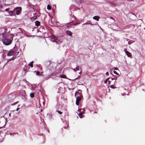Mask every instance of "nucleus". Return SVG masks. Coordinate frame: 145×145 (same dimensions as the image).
<instances>
[{
    "mask_svg": "<svg viewBox=\"0 0 145 145\" xmlns=\"http://www.w3.org/2000/svg\"><path fill=\"white\" fill-rule=\"evenodd\" d=\"M12 58H11V59H8V61H10L11 60H12Z\"/></svg>",
    "mask_w": 145,
    "mask_h": 145,
    "instance_id": "28",
    "label": "nucleus"
},
{
    "mask_svg": "<svg viewBox=\"0 0 145 145\" xmlns=\"http://www.w3.org/2000/svg\"><path fill=\"white\" fill-rule=\"evenodd\" d=\"M47 8L49 10H50L51 9V7L49 5H48L47 6Z\"/></svg>",
    "mask_w": 145,
    "mask_h": 145,
    "instance_id": "15",
    "label": "nucleus"
},
{
    "mask_svg": "<svg viewBox=\"0 0 145 145\" xmlns=\"http://www.w3.org/2000/svg\"><path fill=\"white\" fill-rule=\"evenodd\" d=\"M56 112H57L58 113H59V114H62V112L61 111H60L58 110H57Z\"/></svg>",
    "mask_w": 145,
    "mask_h": 145,
    "instance_id": "21",
    "label": "nucleus"
},
{
    "mask_svg": "<svg viewBox=\"0 0 145 145\" xmlns=\"http://www.w3.org/2000/svg\"><path fill=\"white\" fill-rule=\"evenodd\" d=\"M115 69L116 70H117L118 69L117 68H115Z\"/></svg>",
    "mask_w": 145,
    "mask_h": 145,
    "instance_id": "33",
    "label": "nucleus"
},
{
    "mask_svg": "<svg viewBox=\"0 0 145 145\" xmlns=\"http://www.w3.org/2000/svg\"><path fill=\"white\" fill-rule=\"evenodd\" d=\"M18 53H19V52H17L16 53H15V55L16 56V55H17L18 54Z\"/></svg>",
    "mask_w": 145,
    "mask_h": 145,
    "instance_id": "31",
    "label": "nucleus"
},
{
    "mask_svg": "<svg viewBox=\"0 0 145 145\" xmlns=\"http://www.w3.org/2000/svg\"><path fill=\"white\" fill-rule=\"evenodd\" d=\"M81 22H77L75 24H74V25H76L77 24H80Z\"/></svg>",
    "mask_w": 145,
    "mask_h": 145,
    "instance_id": "19",
    "label": "nucleus"
},
{
    "mask_svg": "<svg viewBox=\"0 0 145 145\" xmlns=\"http://www.w3.org/2000/svg\"><path fill=\"white\" fill-rule=\"evenodd\" d=\"M19 109V108H18L16 109V111H18V110Z\"/></svg>",
    "mask_w": 145,
    "mask_h": 145,
    "instance_id": "32",
    "label": "nucleus"
},
{
    "mask_svg": "<svg viewBox=\"0 0 145 145\" xmlns=\"http://www.w3.org/2000/svg\"><path fill=\"white\" fill-rule=\"evenodd\" d=\"M14 11H15V15L16 14H17L18 15L21 12L22 10H14Z\"/></svg>",
    "mask_w": 145,
    "mask_h": 145,
    "instance_id": "5",
    "label": "nucleus"
},
{
    "mask_svg": "<svg viewBox=\"0 0 145 145\" xmlns=\"http://www.w3.org/2000/svg\"><path fill=\"white\" fill-rule=\"evenodd\" d=\"M14 51H10L7 54L8 56H10L13 55L14 54Z\"/></svg>",
    "mask_w": 145,
    "mask_h": 145,
    "instance_id": "4",
    "label": "nucleus"
},
{
    "mask_svg": "<svg viewBox=\"0 0 145 145\" xmlns=\"http://www.w3.org/2000/svg\"><path fill=\"white\" fill-rule=\"evenodd\" d=\"M15 11H14V10L13 11H10L8 12V13L11 16L12 15H15Z\"/></svg>",
    "mask_w": 145,
    "mask_h": 145,
    "instance_id": "6",
    "label": "nucleus"
},
{
    "mask_svg": "<svg viewBox=\"0 0 145 145\" xmlns=\"http://www.w3.org/2000/svg\"><path fill=\"white\" fill-rule=\"evenodd\" d=\"M99 17L98 16H95L93 17V19L97 21L99 20Z\"/></svg>",
    "mask_w": 145,
    "mask_h": 145,
    "instance_id": "10",
    "label": "nucleus"
},
{
    "mask_svg": "<svg viewBox=\"0 0 145 145\" xmlns=\"http://www.w3.org/2000/svg\"><path fill=\"white\" fill-rule=\"evenodd\" d=\"M82 109H83V112H82V118L83 117H84V116H83V115H82V114H84V111H85V109H82Z\"/></svg>",
    "mask_w": 145,
    "mask_h": 145,
    "instance_id": "22",
    "label": "nucleus"
},
{
    "mask_svg": "<svg viewBox=\"0 0 145 145\" xmlns=\"http://www.w3.org/2000/svg\"><path fill=\"white\" fill-rule=\"evenodd\" d=\"M24 97H25V98H26V97H27V96L26 95L24 96Z\"/></svg>",
    "mask_w": 145,
    "mask_h": 145,
    "instance_id": "36",
    "label": "nucleus"
},
{
    "mask_svg": "<svg viewBox=\"0 0 145 145\" xmlns=\"http://www.w3.org/2000/svg\"><path fill=\"white\" fill-rule=\"evenodd\" d=\"M111 81H110V80H109L108 81V84H111Z\"/></svg>",
    "mask_w": 145,
    "mask_h": 145,
    "instance_id": "27",
    "label": "nucleus"
},
{
    "mask_svg": "<svg viewBox=\"0 0 145 145\" xmlns=\"http://www.w3.org/2000/svg\"><path fill=\"white\" fill-rule=\"evenodd\" d=\"M128 44H130V43H129V42H128Z\"/></svg>",
    "mask_w": 145,
    "mask_h": 145,
    "instance_id": "38",
    "label": "nucleus"
},
{
    "mask_svg": "<svg viewBox=\"0 0 145 145\" xmlns=\"http://www.w3.org/2000/svg\"><path fill=\"white\" fill-rule=\"evenodd\" d=\"M36 74L38 76H39L40 75V72L39 71H37L36 73Z\"/></svg>",
    "mask_w": 145,
    "mask_h": 145,
    "instance_id": "18",
    "label": "nucleus"
},
{
    "mask_svg": "<svg viewBox=\"0 0 145 145\" xmlns=\"http://www.w3.org/2000/svg\"><path fill=\"white\" fill-rule=\"evenodd\" d=\"M60 77L61 78H66V76L64 74H61L60 76Z\"/></svg>",
    "mask_w": 145,
    "mask_h": 145,
    "instance_id": "12",
    "label": "nucleus"
},
{
    "mask_svg": "<svg viewBox=\"0 0 145 145\" xmlns=\"http://www.w3.org/2000/svg\"><path fill=\"white\" fill-rule=\"evenodd\" d=\"M111 4L112 6L114 5H115L114 4V3H112V2H111Z\"/></svg>",
    "mask_w": 145,
    "mask_h": 145,
    "instance_id": "26",
    "label": "nucleus"
},
{
    "mask_svg": "<svg viewBox=\"0 0 145 145\" xmlns=\"http://www.w3.org/2000/svg\"><path fill=\"white\" fill-rule=\"evenodd\" d=\"M82 110V109H81V108H80V109L79 110V111H80V110Z\"/></svg>",
    "mask_w": 145,
    "mask_h": 145,
    "instance_id": "34",
    "label": "nucleus"
},
{
    "mask_svg": "<svg viewBox=\"0 0 145 145\" xmlns=\"http://www.w3.org/2000/svg\"><path fill=\"white\" fill-rule=\"evenodd\" d=\"M109 79V78H107L104 82L105 83H106L107 82V81Z\"/></svg>",
    "mask_w": 145,
    "mask_h": 145,
    "instance_id": "20",
    "label": "nucleus"
},
{
    "mask_svg": "<svg viewBox=\"0 0 145 145\" xmlns=\"http://www.w3.org/2000/svg\"><path fill=\"white\" fill-rule=\"evenodd\" d=\"M73 70L75 71H76L77 70H79V67H76V69H73Z\"/></svg>",
    "mask_w": 145,
    "mask_h": 145,
    "instance_id": "16",
    "label": "nucleus"
},
{
    "mask_svg": "<svg viewBox=\"0 0 145 145\" xmlns=\"http://www.w3.org/2000/svg\"><path fill=\"white\" fill-rule=\"evenodd\" d=\"M35 25L37 26H39L40 25V22L39 21H36L35 23Z\"/></svg>",
    "mask_w": 145,
    "mask_h": 145,
    "instance_id": "9",
    "label": "nucleus"
},
{
    "mask_svg": "<svg viewBox=\"0 0 145 145\" xmlns=\"http://www.w3.org/2000/svg\"><path fill=\"white\" fill-rule=\"evenodd\" d=\"M67 34L71 36L72 35V33L70 31L67 30L66 31Z\"/></svg>",
    "mask_w": 145,
    "mask_h": 145,
    "instance_id": "8",
    "label": "nucleus"
},
{
    "mask_svg": "<svg viewBox=\"0 0 145 145\" xmlns=\"http://www.w3.org/2000/svg\"><path fill=\"white\" fill-rule=\"evenodd\" d=\"M79 116L80 118H82V113L80 112L79 114Z\"/></svg>",
    "mask_w": 145,
    "mask_h": 145,
    "instance_id": "23",
    "label": "nucleus"
},
{
    "mask_svg": "<svg viewBox=\"0 0 145 145\" xmlns=\"http://www.w3.org/2000/svg\"><path fill=\"white\" fill-rule=\"evenodd\" d=\"M106 74L107 75V76H108V75H109V73H108V72H106Z\"/></svg>",
    "mask_w": 145,
    "mask_h": 145,
    "instance_id": "29",
    "label": "nucleus"
},
{
    "mask_svg": "<svg viewBox=\"0 0 145 145\" xmlns=\"http://www.w3.org/2000/svg\"><path fill=\"white\" fill-rule=\"evenodd\" d=\"M12 41L10 39H8L5 37L3 38V42L6 45H8L11 43Z\"/></svg>",
    "mask_w": 145,
    "mask_h": 145,
    "instance_id": "2",
    "label": "nucleus"
},
{
    "mask_svg": "<svg viewBox=\"0 0 145 145\" xmlns=\"http://www.w3.org/2000/svg\"><path fill=\"white\" fill-rule=\"evenodd\" d=\"M124 50L128 57H132V55L131 53L128 51H127L126 49H125Z\"/></svg>",
    "mask_w": 145,
    "mask_h": 145,
    "instance_id": "3",
    "label": "nucleus"
},
{
    "mask_svg": "<svg viewBox=\"0 0 145 145\" xmlns=\"http://www.w3.org/2000/svg\"><path fill=\"white\" fill-rule=\"evenodd\" d=\"M78 95L76 98V104L77 105H79V103L81 99L82 95L81 94H80L79 92H76L75 93V96Z\"/></svg>",
    "mask_w": 145,
    "mask_h": 145,
    "instance_id": "1",
    "label": "nucleus"
},
{
    "mask_svg": "<svg viewBox=\"0 0 145 145\" xmlns=\"http://www.w3.org/2000/svg\"><path fill=\"white\" fill-rule=\"evenodd\" d=\"M33 61H32L30 63H29L28 64V65L29 66H30L32 68L33 66Z\"/></svg>",
    "mask_w": 145,
    "mask_h": 145,
    "instance_id": "11",
    "label": "nucleus"
},
{
    "mask_svg": "<svg viewBox=\"0 0 145 145\" xmlns=\"http://www.w3.org/2000/svg\"><path fill=\"white\" fill-rule=\"evenodd\" d=\"M9 10V8H7L5 10L6 11H8Z\"/></svg>",
    "mask_w": 145,
    "mask_h": 145,
    "instance_id": "30",
    "label": "nucleus"
},
{
    "mask_svg": "<svg viewBox=\"0 0 145 145\" xmlns=\"http://www.w3.org/2000/svg\"><path fill=\"white\" fill-rule=\"evenodd\" d=\"M110 18L113 20V19L111 17H110Z\"/></svg>",
    "mask_w": 145,
    "mask_h": 145,
    "instance_id": "35",
    "label": "nucleus"
},
{
    "mask_svg": "<svg viewBox=\"0 0 145 145\" xmlns=\"http://www.w3.org/2000/svg\"><path fill=\"white\" fill-rule=\"evenodd\" d=\"M91 24L90 23V21H88L86 22V23L84 24Z\"/></svg>",
    "mask_w": 145,
    "mask_h": 145,
    "instance_id": "17",
    "label": "nucleus"
},
{
    "mask_svg": "<svg viewBox=\"0 0 145 145\" xmlns=\"http://www.w3.org/2000/svg\"><path fill=\"white\" fill-rule=\"evenodd\" d=\"M34 93H31L30 94V96L31 98H33L34 97Z\"/></svg>",
    "mask_w": 145,
    "mask_h": 145,
    "instance_id": "13",
    "label": "nucleus"
},
{
    "mask_svg": "<svg viewBox=\"0 0 145 145\" xmlns=\"http://www.w3.org/2000/svg\"><path fill=\"white\" fill-rule=\"evenodd\" d=\"M116 81V80H115L114 82L111 83V84H112L110 86V87L111 88H116V87L114 86V84L115 83V82Z\"/></svg>",
    "mask_w": 145,
    "mask_h": 145,
    "instance_id": "7",
    "label": "nucleus"
},
{
    "mask_svg": "<svg viewBox=\"0 0 145 145\" xmlns=\"http://www.w3.org/2000/svg\"><path fill=\"white\" fill-rule=\"evenodd\" d=\"M18 9H19V10H22V7H16L15 8V9H16V10H18Z\"/></svg>",
    "mask_w": 145,
    "mask_h": 145,
    "instance_id": "14",
    "label": "nucleus"
},
{
    "mask_svg": "<svg viewBox=\"0 0 145 145\" xmlns=\"http://www.w3.org/2000/svg\"><path fill=\"white\" fill-rule=\"evenodd\" d=\"M78 73H79L80 74L81 73V72H78Z\"/></svg>",
    "mask_w": 145,
    "mask_h": 145,
    "instance_id": "39",
    "label": "nucleus"
},
{
    "mask_svg": "<svg viewBox=\"0 0 145 145\" xmlns=\"http://www.w3.org/2000/svg\"><path fill=\"white\" fill-rule=\"evenodd\" d=\"M116 77L115 78H111V80H116Z\"/></svg>",
    "mask_w": 145,
    "mask_h": 145,
    "instance_id": "25",
    "label": "nucleus"
},
{
    "mask_svg": "<svg viewBox=\"0 0 145 145\" xmlns=\"http://www.w3.org/2000/svg\"><path fill=\"white\" fill-rule=\"evenodd\" d=\"M113 72L114 74H115L116 75H118V74L116 71H114Z\"/></svg>",
    "mask_w": 145,
    "mask_h": 145,
    "instance_id": "24",
    "label": "nucleus"
},
{
    "mask_svg": "<svg viewBox=\"0 0 145 145\" xmlns=\"http://www.w3.org/2000/svg\"><path fill=\"white\" fill-rule=\"evenodd\" d=\"M64 128V129H66V127H64V128ZM63 129V128H62V129Z\"/></svg>",
    "mask_w": 145,
    "mask_h": 145,
    "instance_id": "37",
    "label": "nucleus"
}]
</instances>
